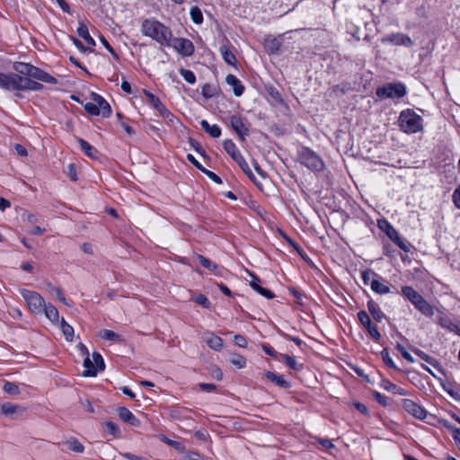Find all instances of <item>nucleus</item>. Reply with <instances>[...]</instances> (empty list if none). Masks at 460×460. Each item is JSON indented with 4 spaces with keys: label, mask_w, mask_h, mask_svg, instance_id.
<instances>
[{
    "label": "nucleus",
    "mask_w": 460,
    "mask_h": 460,
    "mask_svg": "<svg viewBox=\"0 0 460 460\" xmlns=\"http://www.w3.org/2000/svg\"><path fill=\"white\" fill-rule=\"evenodd\" d=\"M140 31L144 36L152 39L161 46H171L172 37L171 29L155 18L143 20Z\"/></svg>",
    "instance_id": "f257e3e1"
},
{
    "label": "nucleus",
    "mask_w": 460,
    "mask_h": 460,
    "mask_svg": "<svg viewBox=\"0 0 460 460\" xmlns=\"http://www.w3.org/2000/svg\"><path fill=\"white\" fill-rule=\"evenodd\" d=\"M401 294L424 316L432 317L434 315V307L412 287L402 286Z\"/></svg>",
    "instance_id": "f03ea898"
},
{
    "label": "nucleus",
    "mask_w": 460,
    "mask_h": 460,
    "mask_svg": "<svg viewBox=\"0 0 460 460\" xmlns=\"http://www.w3.org/2000/svg\"><path fill=\"white\" fill-rule=\"evenodd\" d=\"M398 127L406 134H415L423 129V119L413 110L406 109L399 115Z\"/></svg>",
    "instance_id": "7ed1b4c3"
},
{
    "label": "nucleus",
    "mask_w": 460,
    "mask_h": 460,
    "mask_svg": "<svg viewBox=\"0 0 460 460\" xmlns=\"http://www.w3.org/2000/svg\"><path fill=\"white\" fill-rule=\"evenodd\" d=\"M13 69L22 77H31L51 84H55L58 82L57 79L49 73L29 63L17 62L14 64Z\"/></svg>",
    "instance_id": "20e7f679"
},
{
    "label": "nucleus",
    "mask_w": 460,
    "mask_h": 460,
    "mask_svg": "<svg viewBox=\"0 0 460 460\" xmlns=\"http://www.w3.org/2000/svg\"><path fill=\"white\" fill-rule=\"evenodd\" d=\"M299 162L313 172H321L324 168L322 158L311 148L302 146L298 151Z\"/></svg>",
    "instance_id": "39448f33"
},
{
    "label": "nucleus",
    "mask_w": 460,
    "mask_h": 460,
    "mask_svg": "<svg viewBox=\"0 0 460 460\" xmlns=\"http://www.w3.org/2000/svg\"><path fill=\"white\" fill-rule=\"evenodd\" d=\"M223 147L225 151L238 164L243 172L252 181L255 182V177L250 169L248 164L245 159L240 153L239 149L235 146V144L230 140L226 139L223 142Z\"/></svg>",
    "instance_id": "423d86ee"
},
{
    "label": "nucleus",
    "mask_w": 460,
    "mask_h": 460,
    "mask_svg": "<svg viewBox=\"0 0 460 460\" xmlns=\"http://www.w3.org/2000/svg\"><path fill=\"white\" fill-rule=\"evenodd\" d=\"M407 89L402 83H390L376 89V95L385 99H400L405 96Z\"/></svg>",
    "instance_id": "0eeeda50"
},
{
    "label": "nucleus",
    "mask_w": 460,
    "mask_h": 460,
    "mask_svg": "<svg viewBox=\"0 0 460 460\" xmlns=\"http://www.w3.org/2000/svg\"><path fill=\"white\" fill-rule=\"evenodd\" d=\"M20 294L27 304L29 310L34 314L43 312L45 301L37 292L28 289H21Z\"/></svg>",
    "instance_id": "6e6552de"
},
{
    "label": "nucleus",
    "mask_w": 460,
    "mask_h": 460,
    "mask_svg": "<svg viewBox=\"0 0 460 460\" xmlns=\"http://www.w3.org/2000/svg\"><path fill=\"white\" fill-rule=\"evenodd\" d=\"M84 376H96L97 374L104 370L105 364L102 356L99 352H93L92 358L89 356L84 359Z\"/></svg>",
    "instance_id": "1a4fd4ad"
},
{
    "label": "nucleus",
    "mask_w": 460,
    "mask_h": 460,
    "mask_svg": "<svg viewBox=\"0 0 460 460\" xmlns=\"http://www.w3.org/2000/svg\"><path fill=\"white\" fill-rule=\"evenodd\" d=\"M22 76L15 73L0 72V88L4 91L21 92Z\"/></svg>",
    "instance_id": "9d476101"
},
{
    "label": "nucleus",
    "mask_w": 460,
    "mask_h": 460,
    "mask_svg": "<svg viewBox=\"0 0 460 460\" xmlns=\"http://www.w3.org/2000/svg\"><path fill=\"white\" fill-rule=\"evenodd\" d=\"M437 323L443 329L460 336V322L454 321L447 313L438 311L437 314Z\"/></svg>",
    "instance_id": "9b49d317"
},
{
    "label": "nucleus",
    "mask_w": 460,
    "mask_h": 460,
    "mask_svg": "<svg viewBox=\"0 0 460 460\" xmlns=\"http://www.w3.org/2000/svg\"><path fill=\"white\" fill-rule=\"evenodd\" d=\"M230 125L239 138L243 141L249 134V125L245 118L240 114H234L230 117Z\"/></svg>",
    "instance_id": "f8f14e48"
},
{
    "label": "nucleus",
    "mask_w": 460,
    "mask_h": 460,
    "mask_svg": "<svg viewBox=\"0 0 460 460\" xmlns=\"http://www.w3.org/2000/svg\"><path fill=\"white\" fill-rule=\"evenodd\" d=\"M358 319L361 325L367 330L368 334L373 338L374 341H379L381 334L376 325L373 324L368 314L361 310L358 313Z\"/></svg>",
    "instance_id": "ddd939ff"
},
{
    "label": "nucleus",
    "mask_w": 460,
    "mask_h": 460,
    "mask_svg": "<svg viewBox=\"0 0 460 460\" xmlns=\"http://www.w3.org/2000/svg\"><path fill=\"white\" fill-rule=\"evenodd\" d=\"M402 406L405 411L418 420H422L426 419L428 415V411L412 400L403 399L402 402Z\"/></svg>",
    "instance_id": "4468645a"
},
{
    "label": "nucleus",
    "mask_w": 460,
    "mask_h": 460,
    "mask_svg": "<svg viewBox=\"0 0 460 460\" xmlns=\"http://www.w3.org/2000/svg\"><path fill=\"white\" fill-rule=\"evenodd\" d=\"M381 40L383 43H390L394 46H404L407 48L413 46L412 40L408 35L402 32L386 35Z\"/></svg>",
    "instance_id": "2eb2a0df"
},
{
    "label": "nucleus",
    "mask_w": 460,
    "mask_h": 460,
    "mask_svg": "<svg viewBox=\"0 0 460 460\" xmlns=\"http://www.w3.org/2000/svg\"><path fill=\"white\" fill-rule=\"evenodd\" d=\"M172 46L174 49L182 57H190L194 52V46L192 42L184 38H176L173 40Z\"/></svg>",
    "instance_id": "dca6fc26"
},
{
    "label": "nucleus",
    "mask_w": 460,
    "mask_h": 460,
    "mask_svg": "<svg viewBox=\"0 0 460 460\" xmlns=\"http://www.w3.org/2000/svg\"><path fill=\"white\" fill-rule=\"evenodd\" d=\"M370 288L373 292L378 295H387L391 292V288L388 282L378 274L377 277L372 279Z\"/></svg>",
    "instance_id": "f3484780"
},
{
    "label": "nucleus",
    "mask_w": 460,
    "mask_h": 460,
    "mask_svg": "<svg viewBox=\"0 0 460 460\" xmlns=\"http://www.w3.org/2000/svg\"><path fill=\"white\" fill-rule=\"evenodd\" d=\"M195 258L198 261L210 272H212L217 277L223 276L225 269L223 267L218 266L217 263L213 262L209 259L204 257L200 254H196Z\"/></svg>",
    "instance_id": "a211bd4d"
},
{
    "label": "nucleus",
    "mask_w": 460,
    "mask_h": 460,
    "mask_svg": "<svg viewBox=\"0 0 460 460\" xmlns=\"http://www.w3.org/2000/svg\"><path fill=\"white\" fill-rule=\"evenodd\" d=\"M91 97L92 101H93L96 103V106L100 108L102 116L103 118H109L111 115L112 111L111 105L105 101V99L96 93H92Z\"/></svg>",
    "instance_id": "6ab92c4d"
},
{
    "label": "nucleus",
    "mask_w": 460,
    "mask_h": 460,
    "mask_svg": "<svg viewBox=\"0 0 460 460\" xmlns=\"http://www.w3.org/2000/svg\"><path fill=\"white\" fill-rule=\"evenodd\" d=\"M145 95L147 98L150 104L154 109L157 111L159 115H167L168 116V109L162 103L160 99L148 91H145Z\"/></svg>",
    "instance_id": "aec40b11"
},
{
    "label": "nucleus",
    "mask_w": 460,
    "mask_h": 460,
    "mask_svg": "<svg viewBox=\"0 0 460 460\" xmlns=\"http://www.w3.org/2000/svg\"><path fill=\"white\" fill-rule=\"evenodd\" d=\"M251 276H252V280L250 281V286L252 288L253 290H255L261 296H262L268 299H271L275 296L274 294L270 290H269L265 288H262L261 286V279L257 276H255L253 274H251Z\"/></svg>",
    "instance_id": "412c9836"
},
{
    "label": "nucleus",
    "mask_w": 460,
    "mask_h": 460,
    "mask_svg": "<svg viewBox=\"0 0 460 460\" xmlns=\"http://www.w3.org/2000/svg\"><path fill=\"white\" fill-rule=\"evenodd\" d=\"M385 233L389 237V239L392 240L400 249H402L404 252H408L407 245L400 236L397 230L393 226H387V229Z\"/></svg>",
    "instance_id": "4be33fe9"
},
{
    "label": "nucleus",
    "mask_w": 460,
    "mask_h": 460,
    "mask_svg": "<svg viewBox=\"0 0 460 460\" xmlns=\"http://www.w3.org/2000/svg\"><path fill=\"white\" fill-rule=\"evenodd\" d=\"M204 341L210 349L216 351H219L223 348V340L213 332L205 333Z\"/></svg>",
    "instance_id": "5701e85b"
},
{
    "label": "nucleus",
    "mask_w": 460,
    "mask_h": 460,
    "mask_svg": "<svg viewBox=\"0 0 460 460\" xmlns=\"http://www.w3.org/2000/svg\"><path fill=\"white\" fill-rule=\"evenodd\" d=\"M226 82L233 88L234 94L236 97H239L243 93L244 86L234 75H226Z\"/></svg>",
    "instance_id": "b1692460"
},
{
    "label": "nucleus",
    "mask_w": 460,
    "mask_h": 460,
    "mask_svg": "<svg viewBox=\"0 0 460 460\" xmlns=\"http://www.w3.org/2000/svg\"><path fill=\"white\" fill-rule=\"evenodd\" d=\"M367 306L368 312L377 323H381L383 320L386 318L385 313L381 310L379 305L374 300H368Z\"/></svg>",
    "instance_id": "393cba45"
},
{
    "label": "nucleus",
    "mask_w": 460,
    "mask_h": 460,
    "mask_svg": "<svg viewBox=\"0 0 460 460\" xmlns=\"http://www.w3.org/2000/svg\"><path fill=\"white\" fill-rule=\"evenodd\" d=\"M23 410L21 406L12 402H0V414L7 417L13 416V414L22 412Z\"/></svg>",
    "instance_id": "a878e982"
},
{
    "label": "nucleus",
    "mask_w": 460,
    "mask_h": 460,
    "mask_svg": "<svg viewBox=\"0 0 460 460\" xmlns=\"http://www.w3.org/2000/svg\"><path fill=\"white\" fill-rule=\"evenodd\" d=\"M119 418L132 426H137L139 420L134 416V414L126 407H119L118 410Z\"/></svg>",
    "instance_id": "bb28decb"
},
{
    "label": "nucleus",
    "mask_w": 460,
    "mask_h": 460,
    "mask_svg": "<svg viewBox=\"0 0 460 460\" xmlns=\"http://www.w3.org/2000/svg\"><path fill=\"white\" fill-rule=\"evenodd\" d=\"M265 376L276 385L281 388H288L290 387V383L287 381L282 375H277L274 372L267 371L265 373Z\"/></svg>",
    "instance_id": "cd10ccee"
},
{
    "label": "nucleus",
    "mask_w": 460,
    "mask_h": 460,
    "mask_svg": "<svg viewBox=\"0 0 460 460\" xmlns=\"http://www.w3.org/2000/svg\"><path fill=\"white\" fill-rule=\"evenodd\" d=\"M43 84L36 82L33 78L31 77H22V91H41L43 89Z\"/></svg>",
    "instance_id": "c85d7f7f"
},
{
    "label": "nucleus",
    "mask_w": 460,
    "mask_h": 460,
    "mask_svg": "<svg viewBox=\"0 0 460 460\" xmlns=\"http://www.w3.org/2000/svg\"><path fill=\"white\" fill-rule=\"evenodd\" d=\"M45 314V316L53 323H59V314L58 311L51 304H45L43 312Z\"/></svg>",
    "instance_id": "c756f323"
},
{
    "label": "nucleus",
    "mask_w": 460,
    "mask_h": 460,
    "mask_svg": "<svg viewBox=\"0 0 460 460\" xmlns=\"http://www.w3.org/2000/svg\"><path fill=\"white\" fill-rule=\"evenodd\" d=\"M219 51L222 56V58L224 59V61L226 64H228L232 66H236V58H235L234 54L229 49V48L226 45H222L219 48Z\"/></svg>",
    "instance_id": "7c9ffc66"
},
{
    "label": "nucleus",
    "mask_w": 460,
    "mask_h": 460,
    "mask_svg": "<svg viewBox=\"0 0 460 460\" xmlns=\"http://www.w3.org/2000/svg\"><path fill=\"white\" fill-rule=\"evenodd\" d=\"M200 126L210 137L217 138L221 135V128L217 125H210L206 119L200 121Z\"/></svg>",
    "instance_id": "2f4dec72"
},
{
    "label": "nucleus",
    "mask_w": 460,
    "mask_h": 460,
    "mask_svg": "<svg viewBox=\"0 0 460 460\" xmlns=\"http://www.w3.org/2000/svg\"><path fill=\"white\" fill-rule=\"evenodd\" d=\"M77 34L83 38L87 44L90 46H95V40L90 35L88 27L84 22H79V26L77 27Z\"/></svg>",
    "instance_id": "473e14b6"
},
{
    "label": "nucleus",
    "mask_w": 460,
    "mask_h": 460,
    "mask_svg": "<svg viewBox=\"0 0 460 460\" xmlns=\"http://www.w3.org/2000/svg\"><path fill=\"white\" fill-rule=\"evenodd\" d=\"M277 359L285 362V364L293 370L298 371L303 367V365L298 364L294 357L287 354L280 353Z\"/></svg>",
    "instance_id": "72a5a7b5"
},
{
    "label": "nucleus",
    "mask_w": 460,
    "mask_h": 460,
    "mask_svg": "<svg viewBox=\"0 0 460 460\" xmlns=\"http://www.w3.org/2000/svg\"><path fill=\"white\" fill-rule=\"evenodd\" d=\"M100 337L102 339L114 342H122L124 341L123 337L120 334L116 333L115 332L108 329L102 330L100 332Z\"/></svg>",
    "instance_id": "f704fd0d"
},
{
    "label": "nucleus",
    "mask_w": 460,
    "mask_h": 460,
    "mask_svg": "<svg viewBox=\"0 0 460 460\" xmlns=\"http://www.w3.org/2000/svg\"><path fill=\"white\" fill-rule=\"evenodd\" d=\"M77 142L79 144V146H80L82 152H84V154L85 155H87L88 157H91V158L96 157L97 152L92 145H90L87 141H85L82 138H78Z\"/></svg>",
    "instance_id": "c9c22d12"
},
{
    "label": "nucleus",
    "mask_w": 460,
    "mask_h": 460,
    "mask_svg": "<svg viewBox=\"0 0 460 460\" xmlns=\"http://www.w3.org/2000/svg\"><path fill=\"white\" fill-rule=\"evenodd\" d=\"M49 292L51 296H56L63 304H65L68 306L72 305V302L66 298L62 290L59 288L52 286V285H49Z\"/></svg>",
    "instance_id": "e433bc0d"
},
{
    "label": "nucleus",
    "mask_w": 460,
    "mask_h": 460,
    "mask_svg": "<svg viewBox=\"0 0 460 460\" xmlns=\"http://www.w3.org/2000/svg\"><path fill=\"white\" fill-rule=\"evenodd\" d=\"M60 329L66 341H72L74 339V328L66 322L64 318L60 320Z\"/></svg>",
    "instance_id": "4c0bfd02"
},
{
    "label": "nucleus",
    "mask_w": 460,
    "mask_h": 460,
    "mask_svg": "<svg viewBox=\"0 0 460 460\" xmlns=\"http://www.w3.org/2000/svg\"><path fill=\"white\" fill-rule=\"evenodd\" d=\"M160 439H161V441H163L166 445L172 447V448H174L175 450H177L180 453H182L185 451V446L181 441L172 440L164 435H161Z\"/></svg>",
    "instance_id": "58836bf2"
},
{
    "label": "nucleus",
    "mask_w": 460,
    "mask_h": 460,
    "mask_svg": "<svg viewBox=\"0 0 460 460\" xmlns=\"http://www.w3.org/2000/svg\"><path fill=\"white\" fill-rule=\"evenodd\" d=\"M65 445L66 447L71 450V451H74V452H76V453H83L84 452V446L82 445V443L75 438H68L66 442H65Z\"/></svg>",
    "instance_id": "ea45409f"
},
{
    "label": "nucleus",
    "mask_w": 460,
    "mask_h": 460,
    "mask_svg": "<svg viewBox=\"0 0 460 460\" xmlns=\"http://www.w3.org/2000/svg\"><path fill=\"white\" fill-rule=\"evenodd\" d=\"M418 357H420L422 360L426 361L427 363L430 364L431 366L435 367H438V362L434 358L429 356L424 351L420 350V349H411Z\"/></svg>",
    "instance_id": "a19ab883"
},
{
    "label": "nucleus",
    "mask_w": 460,
    "mask_h": 460,
    "mask_svg": "<svg viewBox=\"0 0 460 460\" xmlns=\"http://www.w3.org/2000/svg\"><path fill=\"white\" fill-rule=\"evenodd\" d=\"M3 390L4 393L10 395H17L20 394V389L18 385L13 382L5 381L3 385Z\"/></svg>",
    "instance_id": "79ce46f5"
},
{
    "label": "nucleus",
    "mask_w": 460,
    "mask_h": 460,
    "mask_svg": "<svg viewBox=\"0 0 460 460\" xmlns=\"http://www.w3.org/2000/svg\"><path fill=\"white\" fill-rule=\"evenodd\" d=\"M190 14L194 23L200 24L203 22V14L199 7H191Z\"/></svg>",
    "instance_id": "37998d69"
},
{
    "label": "nucleus",
    "mask_w": 460,
    "mask_h": 460,
    "mask_svg": "<svg viewBox=\"0 0 460 460\" xmlns=\"http://www.w3.org/2000/svg\"><path fill=\"white\" fill-rule=\"evenodd\" d=\"M230 362L238 368H243L246 366V359L244 357L234 354L230 358Z\"/></svg>",
    "instance_id": "c03bdc74"
},
{
    "label": "nucleus",
    "mask_w": 460,
    "mask_h": 460,
    "mask_svg": "<svg viewBox=\"0 0 460 460\" xmlns=\"http://www.w3.org/2000/svg\"><path fill=\"white\" fill-rule=\"evenodd\" d=\"M180 75L183 77V79L187 83H189L190 84H193L196 83V75L191 70L181 68Z\"/></svg>",
    "instance_id": "a18cd8bd"
},
{
    "label": "nucleus",
    "mask_w": 460,
    "mask_h": 460,
    "mask_svg": "<svg viewBox=\"0 0 460 460\" xmlns=\"http://www.w3.org/2000/svg\"><path fill=\"white\" fill-rule=\"evenodd\" d=\"M381 357L385 366L393 369H398L393 358H391L389 351L386 349H384L381 351Z\"/></svg>",
    "instance_id": "49530a36"
},
{
    "label": "nucleus",
    "mask_w": 460,
    "mask_h": 460,
    "mask_svg": "<svg viewBox=\"0 0 460 460\" xmlns=\"http://www.w3.org/2000/svg\"><path fill=\"white\" fill-rule=\"evenodd\" d=\"M84 107V110L90 115H93V116L102 115V111H100V108L98 106H96V103L93 101L86 102Z\"/></svg>",
    "instance_id": "de8ad7c7"
},
{
    "label": "nucleus",
    "mask_w": 460,
    "mask_h": 460,
    "mask_svg": "<svg viewBox=\"0 0 460 460\" xmlns=\"http://www.w3.org/2000/svg\"><path fill=\"white\" fill-rule=\"evenodd\" d=\"M360 275L365 285H370L372 279L377 277V274L370 269L361 271Z\"/></svg>",
    "instance_id": "09e8293b"
},
{
    "label": "nucleus",
    "mask_w": 460,
    "mask_h": 460,
    "mask_svg": "<svg viewBox=\"0 0 460 460\" xmlns=\"http://www.w3.org/2000/svg\"><path fill=\"white\" fill-rule=\"evenodd\" d=\"M104 428H105V430L115 436V437H118L119 435V427L117 426V424H115L114 422L112 421H108L104 424Z\"/></svg>",
    "instance_id": "8fccbe9b"
},
{
    "label": "nucleus",
    "mask_w": 460,
    "mask_h": 460,
    "mask_svg": "<svg viewBox=\"0 0 460 460\" xmlns=\"http://www.w3.org/2000/svg\"><path fill=\"white\" fill-rule=\"evenodd\" d=\"M396 349L400 351L402 358L410 363H414L415 360L412 356L406 350V349L400 343L396 344Z\"/></svg>",
    "instance_id": "3c124183"
},
{
    "label": "nucleus",
    "mask_w": 460,
    "mask_h": 460,
    "mask_svg": "<svg viewBox=\"0 0 460 460\" xmlns=\"http://www.w3.org/2000/svg\"><path fill=\"white\" fill-rule=\"evenodd\" d=\"M201 94L206 99H210L215 95V88L212 85L206 84L202 86Z\"/></svg>",
    "instance_id": "603ef678"
},
{
    "label": "nucleus",
    "mask_w": 460,
    "mask_h": 460,
    "mask_svg": "<svg viewBox=\"0 0 460 460\" xmlns=\"http://www.w3.org/2000/svg\"><path fill=\"white\" fill-rule=\"evenodd\" d=\"M194 301L198 305H202L205 308H209L210 307L209 300L208 299V297L206 296H204L202 294H199L197 296H195Z\"/></svg>",
    "instance_id": "864d4df0"
},
{
    "label": "nucleus",
    "mask_w": 460,
    "mask_h": 460,
    "mask_svg": "<svg viewBox=\"0 0 460 460\" xmlns=\"http://www.w3.org/2000/svg\"><path fill=\"white\" fill-rule=\"evenodd\" d=\"M201 172L204 174H206L215 183H217V184H221L222 183L221 178L217 174L213 172L212 171H209V170L204 168V169H201Z\"/></svg>",
    "instance_id": "5fc2aeb1"
},
{
    "label": "nucleus",
    "mask_w": 460,
    "mask_h": 460,
    "mask_svg": "<svg viewBox=\"0 0 460 460\" xmlns=\"http://www.w3.org/2000/svg\"><path fill=\"white\" fill-rule=\"evenodd\" d=\"M101 42L105 47V49L112 55V57L115 59H119V55L116 53L114 49L110 45V43L106 40L105 38L102 37L101 38Z\"/></svg>",
    "instance_id": "6e6d98bb"
},
{
    "label": "nucleus",
    "mask_w": 460,
    "mask_h": 460,
    "mask_svg": "<svg viewBox=\"0 0 460 460\" xmlns=\"http://www.w3.org/2000/svg\"><path fill=\"white\" fill-rule=\"evenodd\" d=\"M234 341L235 345H237L240 348H246V346H247V341L243 335H240V334L234 335Z\"/></svg>",
    "instance_id": "4d7b16f0"
},
{
    "label": "nucleus",
    "mask_w": 460,
    "mask_h": 460,
    "mask_svg": "<svg viewBox=\"0 0 460 460\" xmlns=\"http://www.w3.org/2000/svg\"><path fill=\"white\" fill-rule=\"evenodd\" d=\"M262 349L263 351L270 356V357H274L276 358H278V357L279 356L280 353H278L271 346L268 345V344H263L262 345Z\"/></svg>",
    "instance_id": "13d9d810"
},
{
    "label": "nucleus",
    "mask_w": 460,
    "mask_h": 460,
    "mask_svg": "<svg viewBox=\"0 0 460 460\" xmlns=\"http://www.w3.org/2000/svg\"><path fill=\"white\" fill-rule=\"evenodd\" d=\"M199 387L208 393L214 392L217 389V386L214 384H208V383H199Z\"/></svg>",
    "instance_id": "bf43d9fd"
},
{
    "label": "nucleus",
    "mask_w": 460,
    "mask_h": 460,
    "mask_svg": "<svg viewBox=\"0 0 460 460\" xmlns=\"http://www.w3.org/2000/svg\"><path fill=\"white\" fill-rule=\"evenodd\" d=\"M70 39H71V40H72L73 44H74V45L76 47V49H77L78 50H80L81 52H86V51L88 50V49H87V48H85V47L84 46V44L82 43V41H81V40H79L77 38L71 36V37H70Z\"/></svg>",
    "instance_id": "052dcab7"
},
{
    "label": "nucleus",
    "mask_w": 460,
    "mask_h": 460,
    "mask_svg": "<svg viewBox=\"0 0 460 460\" xmlns=\"http://www.w3.org/2000/svg\"><path fill=\"white\" fill-rule=\"evenodd\" d=\"M452 199L455 206L460 209V185L455 190Z\"/></svg>",
    "instance_id": "680f3d73"
},
{
    "label": "nucleus",
    "mask_w": 460,
    "mask_h": 460,
    "mask_svg": "<svg viewBox=\"0 0 460 460\" xmlns=\"http://www.w3.org/2000/svg\"><path fill=\"white\" fill-rule=\"evenodd\" d=\"M184 459L185 460H203L202 456L199 453L192 452V451L187 452L184 456Z\"/></svg>",
    "instance_id": "e2e57ef3"
},
{
    "label": "nucleus",
    "mask_w": 460,
    "mask_h": 460,
    "mask_svg": "<svg viewBox=\"0 0 460 460\" xmlns=\"http://www.w3.org/2000/svg\"><path fill=\"white\" fill-rule=\"evenodd\" d=\"M67 173L70 177V179L72 181H76L77 180V176H76V168H75V165L74 164H69L67 165Z\"/></svg>",
    "instance_id": "0e129e2a"
},
{
    "label": "nucleus",
    "mask_w": 460,
    "mask_h": 460,
    "mask_svg": "<svg viewBox=\"0 0 460 460\" xmlns=\"http://www.w3.org/2000/svg\"><path fill=\"white\" fill-rule=\"evenodd\" d=\"M56 2L63 12L66 13H71V8L65 0H56Z\"/></svg>",
    "instance_id": "69168bd1"
},
{
    "label": "nucleus",
    "mask_w": 460,
    "mask_h": 460,
    "mask_svg": "<svg viewBox=\"0 0 460 460\" xmlns=\"http://www.w3.org/2000/svg\"><path fill=\"white\" fill-rule=\"evenodd\" d=\"M317 441L325 448L327 449H331V448H333L334 447V445L333 443L332 442V440L328 439V438H318Z\"/></svg>",
    "instance_id": "338daca9"
},
{
    "label": "nucleus",
    "mask_w": 460,
    "mask_h": 460,
    "mask_svg": "<svg viewBox=\"0 0 460 460\" xmlns=\"http://www.w3.org/2000/svg\"><path fill=\"white\" fill-rule=\"evenodd\" d=\"M268 48H269L270 53L277 52L279 49V42L276 40H272L269 43Z\"/></svg>",
    "instance_id": "774afa93"
}]
</instances>
